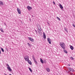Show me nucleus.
Instances as JSON below:
<instances>
[{
  "label": "nucleus",
  "instance_id": "1",
  "mask_svg": "<svg viewBox=\"0 0 75 75\" xmlns=\"http://www.w3.org/2000/svg\"><path fill=\"white\" fill-rule=\"evenodd\" d=\"M60 45L63 48V49H65V44L62 42H61L60 43Z\"/></svg>",
  "mask_w": 75,
  "mask_h": 75
},
{
  "label": "nucleus",
  "instance_id": "2",
  "mask_svg": "<svg viewBox=\"0 0 75 75\" xmlns=\"http://www.w3.org/2000/svg\"><path fill=\"white\" fill-rule=\"evenodd\" d=\"M24 59L26 61H28L29 60V57L28 56H26L24 57Z\"/></svg>",
  "mask_w": 75,
  "mask_h": 75
},
{
  "label": "nucleus",
  "instance_id": "3",
  "mask_svg": "<svg viewBox=\"0 0 75 75\" xmlns=\"http://www.w3.org/2000/svg\"><path fill=\"white\" fill-rule=\"evenodd\" d=\"M17 11L18 13L19 14H21V11H20V9L18 8H17Z\"/></svg>",
  "mask_w": 75,
  "mask_h": 75
},
{
  "label": "nucleus",
  "instance_id": "4",
  "mask_svg": "<svg viewBox=\"0 0 75 75\" xmlns=\"http://www.w3.org/2000/svg\"><path fill=\"white\" fill-rule=\"evenodd\" d=\"M33 58L34 61H35V64H36L37 65L38 64V63H37V61L35 60V57H34V56H33Z\"/></svg>",
  "mask_w": 75,
  "mask_h": 75
},
{
  "label": "nucleus",
  "instance_id": "5",
  "mask_svg": "<svg viewBox=\"0 0 75 75\" xmlns=\"http://www.w3.org/2000/svg\"><path fill=\"white\" fill-rule=\"evenodd\" d=\"M41 31V29L40 26H39L38 27V32H40V31Z\"/></svg>",
  "mask_w": 75,
  "mask_h": 75
},
{
  "label": "nucleus",
  "instance_id": "6",
  "mask_svg": "<svg viewBox=\"0 0 75 75\" xmlns=\"http://www.w3.org/2000/svg\"><path fill=\"white\" fill-rule=\"evenodd\" d=\"M28 39H29L30 41H32V42H34V39H33V38L30 37H28Z\"/></svg>",
  "mask_w": 75,
  "mask_h": 75
},
{
  "label": "nucleus",
  "instance_id": "7",
  "mask_svg": "<svg viewBox=\"0 0 75 75\" xmlns=\"http://www.w3.org/2000/svg\"><path fill=\"white\" fill-rule=\"evenodd\" d=\"M47 41L50 44H51V39H50V38H47Z\"/></svg>",
  "mask_w": 75,
  "mask_h": 75
},
{
  "label": "nucleus",
  "instance_id": "8",
  "mask_svg": "<svg viewBox=\"0 0 75 75\" xmlns=\"http://www.w3.org/2000/svg\"><path fill=\"white\" fill-rule=\"evenodd\" d=\"M27 8L28 10H30L32 9V7L28 6L27 7Z\"/></svg>",
  "mask_w": 75,
  "mask_h": 75
},
{
  "label": "nucleus",
  "instance_id": "9",
  "mask_svg": "<svg viewBox=\"0 0 75 75\" xmlns=\"http://www.w3.org/2000/svg\"><path fill=\"white\" fill-rule=\"evenodd\" d=\"M46 70L48 72H50V68H46Z\"/></svg>",
  "mask_w": 75,
  "mask_h": 75
},
{
  "label": "nucleus",
  "instance_id": "10",
  "mask_svg": "<svg viewBox=\"0 0 75 75\" xmlns=\"http://www.w3.org/2000/svg\"><path fill=\"white\" fill-rule=\"evenodd\" d=\"M43 36L44 38L45 39L46 38V35H45V33L44 32L43 33Z\"/></svg>",
  "mask_w": 75,
  "mask_h": 75
},
{
  "label": "nucleus",
  "instance_id": "11",
  "mask_svg": "<svg viewBox=\"0 0 75 75\" xmlns=\"http://www.w3.org/2000/svg\"><path fill=\"white\" fill-rule=\"evenodd\" d=\"M0 5L1 6H3L4 5V3L1 1H0Z\"/></svg>",
  "mask_w": 75,
  "mask_h": 75
},
{
  "label": "nucleus",
  "instance_id": "12",
  "mask_svg": "<svg viewBox=\"0 0 75 75\" xmlns=\"http://www.w3.org/2000/svg\"><path fill=\"white\" fill-rule=\"evenodd\" d=\"M27 61H28V64H30V65H31L32 64V63L31 62V61L29 60Z\"/></svg>",
  "mask_w": 75,
  "mask_h": 75
},
{
  "label": "nucleus",
  "instance_id": "13",
  "mask_svg": "<svg viewBox=\"0 0 75 75\" xmlns=\"http://www.w3.org/2000/svg\"><path fill=\"white\" fill-rule=\"evenodd\" d=\"M59 6L60 8H61V9H62V8H63V6H62V5H61V4H60Z\"/></svg>",
  "mask_w": 75,
  "mask_h": 75
},
{
  "label": "nucleus",
  "instance_id": "14",
  "mask_svg": "<svg viewBox=\"0 0 75 75\" xmlns=\"http://www.w3.org/2000/svg\"><path fill=\"white\" fill-rule=\"evenodd\" d=\"M7 68L8 69V70H9V71H11V68H10V67H7Z\"/></svg>",
  "mask_w": 75,
  "mask_h": 75
},
{
  "label": "nucleus",
  "instance_id": "15",
  "mask_svg": "<svg viewBox=\"0 0 75 75\" xmlns=\"http://www.w3.org/2000/svg\"><path fill=\"white\" fill-rule=\"evenodd\" d=\"M70 48L71 50H74V47H73L71 45Z\"/></svg>",
  "mask_w": 75,
  "mask_h": 75
},
{
  "label": "nucleus",
  "instance_id": "16",
  "mask_svg": "<svg viewBox=\"0 0 75 75\" xmlns=\"http://www.w3.org/2000/svg\"><path fill=\"white\" fill-rule=\"evenodd\" d=\"M40 61L41 63H42V64L44 63V61H43V60L41 58L40 59Z\"/></svg>",
  "mask_w": 75,
  "mask_h": 75
},
{
  "label": "nucleus",
  "instance_id": "17",
  "mask_svg": "<svg viewBox=\"0 0 75 75\" xmlns=\"http://www.w3.org/2000/svg\"><path fill=\"white\" fill-rule=\"evenodd\" d=\"M28 46L30 47H31L32 46V45L30 44H29V43H28Z\"/></svg>",
  "mask_w": 75,
  "mask_h": 75
},
{
  "label": "nucleus",
  "instance_id": "18",
  "mask_svg": "<svg viewBox=\"0 0 75 75\" xmlns=\"http://www.w3.org/2000/svg\"><path fill=\"white\" fill-rule=\"evenodd\" d=\"M0 30L1 31V32H2V33H4V30H3L2 28H1L0 29Z\"/></svg>",
  "mask_w": 75,
  "mask_h": 75
},
{
  "label": "nucleus",
  "instance_id": "19",
  "mask_svg": "<svg viewBox=\"0 0 75 75\" xmlns=\"http://www.w3.org/2000/svg\"><path fill=\"white\" fill-rule=\"evenodd\" d=\"M57 20H59V21H61V19H60V18H59V17H57Z\"/></svg>",
  "mask_w": 75,
  "mask_h": 75
},
{
  "label": "nucleus",
  "instance_id": "20",
  "mask_svg": "<svg viewBox=\"0 0 75 75\" xmlns=\"http://www.w3.org/2000/svg\"><path fill=\"white\" fill-rule=\"evenodd\" d=\"M68 71L69 72H71V68L69 69H68Z\"/></svg>",
  "mask_w": 75,
  "mask_h": 75
},
{
  "label": "nucleus",
  "instance_id": "21",
  "mask_svg": "<svg viewBox=\"0 0 75 75\" xmlns=\"http://www.w3.org/2000/svg\"><path fill=\"white\" fill-rule=\"evenodd\" d=\"M64 52H65V53H66V54H67V53H68V52L66 50H64Z\"/></svg>",
  "mask_w": 75,
  "mask_h": 75
},
{
  "label": "nucleus",
  "instance_id": "22",
  "mask_svg": "<svg viewBox=\"0 0 75 75\" xmlns=\"http://www.w3.org/2000/svg\"><path fill=\"white\" fill-rule=\"evenodd\" d=\"M29 69L30 71V72H32V70L31 69V68H29Z\"/></svg>",
  "mask_w": 75,
  "mask_h": 75
},
{
  "label": "nucleus",
  "instance_id": "23",
  "mask_svg": "<svg viewBox=\"0 0 75 75\" xmlns=\"http://www.w3.org/2000/svg\"><path fill=\"white\" fill-rule=\"evenodd\" d=\"M1 50L2 52H4V49L3 48H1Z\"/></svg>",
  "mask_w": 75,
  "mask_h": 75
},
{
  "label": "nucleus",
  "instance_id": "24",
  "mask_svg": "<svg viewBox=\"0 0 75 75\" xmlns=\"http://www.w3.org/2000/svg\"><path fill=\"white\" fill-rule=\"evenodd\" d=\"M71 59H72V60H74V58H73V57H71L70 58Z\"/></svg>",
  "mask_w": 75,
  "mask_h": 75
},
{
  "label": "nucleus",
  "instance_id": "25",
  "mask_svg": "<svg viewBox=\"0 0 75 75\" xmlns=\"http://www.w3.org/2000/svg\"><path fill=\"white\" fill-rule=\"evenodd\" d=\"M70 75H75V74H73L72 73H71L70 74Z\"/></svg>",
  "mask_w": 75,
  "mask_h": 75
},
{
  "label": "nucleus",
  "instance_id": "26",
  "mask_svg": "<svg viewBox=\"0 0 75 75\" xmlns=\"http://www.w3.org/2000/svg\"><path fill=\"white\" fill-rule=\"evenodd\" d=\"M64 30L65 31H67V32H68V31H67V28H65Z\"/></svg>",
  "mask_w": 75,
  "mask_h": 75
},
{
  "label": "nucleus",
  "instance_id": "27",
  "mask_svg": "<svg viewBox=\"0 0 75 75\" xmlns=\"http://www.w3.org/2000/svg\"><path fill=\"white\" fill-rule=\"evenodd\" d=\"M71 71H74V70L73 69L71 68Z\"/></svg>",
  "mask_w": 75,
  "mask_h": 75
},
{
  "label": "nucleus",
  "instance_id": "28",
  "mask_svg": "<svg viewBox=\"0 0 75 75\" xmlns=\"http://www.w3.org/2000/svg\"><path fill=\"white\" fill-rule=\"evenodd\" d=\"M7 67H10V66H9V65H8V64H7Z\"/></svg>",
  "mask_w": 75,
  "mask_h": 75
},
{
  "label": "nucleus",
  "instance_id": "29",
  "mask_svg": "<svg viewBox=\"0 0 75 75\" xmlns=\"http://www.w3.org/2000/svg\"><path fill=\"white\" fill-rule=\"evenodd\" d=\"M73 27H74L75 28V25L73 24Z\"/></svg>",
  "mask_w": 75,
  "mask_h": 75
},
{
  "label": "nucleus",
  "instance_id": "30",
  "mask_svg": "<svg viewBox=\"0 0 75 75\" xmlns=\"http://www.w3.org/2000/svg\"><path fill=\"white\" fill-rule=\"evenodd\" d=\"M53 4H55V3L54 2V1H53Z\"/></svg>",
  "mask_w": 75,
  "mask_h": 75
},
{
  "label": "nucleus",
  "instance_id": "31",
  "mask_svg": "<svg viewBox=\"0 0 75 75\" xmlns=\"http://www.w3.org/2000/svg\"><path fill=\"white\" fill-rule=\"evenodd\" d=\"M0 54H1V50L0 49Z\"/></svg>",
  "mask_w": 75,
  "mask_h": 75
},
{
  "label": "nucleus",
  "instance_id": "32",
  "mask_svg": "<svg viewBox=\"0 0 75 75\" xmlns=\"http://www.w3.org/2000/svg\"><path fill=\"white\" fill-rule=\"evenodd\" d=\"M9 75H12L11 74H10Z\"/></svg>",
  "mask_w": 75,
  "mask_h": 75
},
{
  "label": "nucleus",
  "instance_id": "33",
  "mask_svg": "<svg viewBox=\"0 0 75 75\" xmlns=\"http://www.w3.org/2000/svg\"><path fill=\"white\" fill-rule=\"evenodd\" d=\"M69 66H70V65H69Z\"/></svg>",
  "mask_w": 75,
  "mask_h": 75
},
{
  "label": "nucleus",
  "instance_id": "34",
  "mask_svg": "<svg viewBox=\"0 0 75 75\" xmlns=\"http://www.w3.org/2000/svg\"><path fill=\"white\" fill-rule=\"evenodd\" d=\"M36 32H37V31H36Z\"/></svg>",
  "mask_w": 75,
  "mask_h": 75
}]
</instances>
